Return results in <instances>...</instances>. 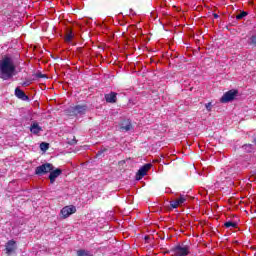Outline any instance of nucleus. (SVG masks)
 <instances>
[{"label":"nucleus","mask_w":256,"mask_h":256,"mask_svg":"<svg viewBox=\"0 0 256 256\" xmlns=\"http://www.w3.org/2000/svg\"><path fill=\"white\" fill-rule=\"evenodd\" d=\"M15 64L13 60L9 57H5L0 63V79L3 81H8V79H13L15 75Z\"/></svg>","instance_id":"1"},{"label":"nucleus","mask_w":256,"mask_h":256,"mask_svg":"<svg viewBox=\"0 0 256 256\" xmlns=\"http://www.w3.org/2000/svg\"><path fill=\"white\" fill-rule=\"evenodd\" d=\"M170 253L172 256H187L191 253V245L185 244V242L177 244L170 249Z\"/></svg>","instance_id":"2"},{"label":"nucleus","mask_w":256,"mask_h":256,"mask_svg":"<svg viewBox=\"0 0 256 256\" xmlns=\"http://www.w3.org/2000/svg\"><path fill=\"white\" fill-rule=\"evenodd\" d=\"M68 117H77V115H85L87 113V105H76L65 110Z\"/></svg>","instance_id":"3"},{"label":"nucleus","mask_w":256,"mask_h":256,"mask_svg":"<svg viewBox=\"0 0 256 256\" xmlns=\"http://www.w3.org/2000/svg\"><path fill=\"white\" fill-rule=\"evenodd\" d=\"M239 95V90L232 89L223 94L220 98V103H231V101H235V97Z\"/></svg>","instance_id":"4"},{"label":"nucleus","mask_w":256,"mask_h":256,"mask_svg":"<svg viewBox=\"0 0 256 256\" xmlns=\"http://www.w3.org/2000/svg\"><path fill=\"white\" fill-rule=\"evenodd\" d=\"M50 171H53V164L45 163L36 167L35 175H38L41 177V175H47V173H50Z\"/></svg>","instance_id":"5"},{"label":"nucleus","mask_w":256,"mask_h":256,"mask_svg":"<svg viewBox=\"0 0 256 256\" xmlns=\"http://www.w3.org/2000/svg\"><path fill=\"white\" fill-rule=\"evenodd\" d=\"M151 167H153L152 164L143 165L136 173V180L141 181V179H143V177H145V175H147V172L149 171V169H151Z\"/></svg>","instance_id":"6"},{"label":"nucleus","mask_w":256,"mask_h":256,"mask_svg":"<svg viewBox=\"0 0 256 256\" xmlns=\"http://www.w3.org/2000/svg\"><path fill=\"white\" fill-rule=\"evenodd\" d=\"M73 213H77V208L73 205L65 206L61 210V215H62L63 219H67V217H69L70 215H73Z\"/></svg>","instance_id":"7"},{"label":"nucleus","mask_w":256,"mask_h":256,"mask_svg":"<svg viewBox=\"0 0 256 256\" xmlns=\"http://www.w3.org/2000/svg\"><path fill=\"white\" fill-rule=\"evenodd\" d=\"M185 201H187V196L180 195V197L177 198L176 200L170 201V206L172 207V209H177V207L183 205Z\"/></svg>","instance_id":"8"},{"label":"nucleus","mask_w":256,"mask_h":256,"mask_svg":"<svg viewBox=\"0 0 256 256\" xmlns=\"http://www.w3.org/2000/svg\"><path fill=\"white\" fill-rule=\"evenodd\" d=\"M17 249V242L15 240H9L6 243V255H11V253H15V250Z\"/></svg>","instance_id":"9"},{"label":"nucleus","mask_w":256,"mask_h":256,"mask_svg":"<svg viewBox=\"0 0 256 256\" xmlns=\"http://www.w3.org/2000/svg\"><path fill=\"white\" fill-rule=\"evenodd\" d=\"M62 173L63 170L59 168H57L56 170H51L49 175L50 183H55V179H57V177H59Z\"/></svg>","instance_id":"10"},{"label":"nucleus","mask_w":256,"mask_h":256,"mask_svg":"<svg viewBox=\"0 0 256 256\" xmlns=\"http://www.w3.org/2000/svg\"><path fill=\"white\" fill-rule=\"evenodd\" d=\"M15 95L18 99H21V101H29V96H27V94H25L19 87L15 89Z\"/></svg>","instance_id":"11"},{"label":"nucleus","mask_w":256,"mask_h":256,"mask_svg":"<svg viewBox=\"0 0 256 256\" xmlns=\"http://www.w3.org/2000/svg\"><path fill=\"white\" fill-rule=\"evenodd\" d=\"M106 103H115L117 101V92H110L104 95Z\"/></svg>","instance_id":"12"},{"label":"nucleus","mask_w":256,"mask_h":256,"mask_svg":"<svg viewBox=\"0 0 256 256\" xmlns=\"http://www.w3.org/2000/svg\"><path fill=\"white\" fill-rule=\"evenodd\" d=\"M121 131H131L133 129V124H131V120H124L120 125Z\"/></svg>","instance_id":"13"},{"label":"nucleus","mask_w":256,"mask_h":256,"mask_svg":"<svg viewBox=\"0 0 256 256\" xmlns=\"http://www.w3.org/2000/svg\"><path fill=\"white\" fill-rule=\"evenodd\" d=\"M30 131L31 133H33L34 135H37L39 133H41V131H43V128H41V126H39V124L37 122L33 123L30 127Z\"/></svg>","instance_id":"14"},{"label":"nucleus","mask_w":256,"mask_h":256,"mask_svg":"<svg viewBox=\"0 0 256 256\" xmlns=\"http://www.w3.org/2000/svg\"><path fill=\"white\" fill-rule=\"evenodd\" d=\"M77 256H93L89 250L80 249L77 251Z\"/></svg>","instance_id":"15"},{"label":"nucleus","mask_w":256,"mask_h":256,"mask_svg":"<svg viewBox=\"0 0 256 256\" xmlns=\"http://www.w3.org/2000/svg\"><path fill=\"white\" fill-rule=\"evenodd\" d=\"M224 227H226V229L229 228H233V229H237V222H233V221H228L224 223Z\"/></svg>","instance_id":"16"},{"label":"nucleus","mask_w":256,"mask_h":256,"mask_svg":"<svg viewBox=\"0 0 256 256\" xmlns=\"http://www.w3.org/2000/svg\"><path fill=\"white\" fill-rule=\"evenodd\" d=\"M72 39H73V32L68 30V32L65 35L64 40L66 43H71Z\"/></svg>","instance_id":"17"},{"label":"nucleus","mask_w":256,"mask_h":256,"mask_svg":"<svg viewBox=\"0 0 256 256\" xmlns=\"http://www.w3.org/2000/svg\"><path fill=\"white\" fill-rule=\"evenodd\" d=\"M242 149H244V151H246V153H251V151H253V145L252 144H244L242 146Z\"/></svg>","instance_id":"18"},{"label":"nucleus","mask_w":256,"mask_h":256,"mask_svg":"<svg viewBox=\"0 0 256 256\" xmlns=\"http://www.w3.org/2000/svg\"><path fill=\"white\" fill-rule=\"evenodd\" d=\"M248 13L245 11L240 12L238 15H236L237 21H241L244 17H247Z\"/></svg>","instance_id":"19"},{"label":"nucleus","mask_w":256,"mask_h":256,"mask_svg":"<svg viewBox=\"0 0 256 256\" xmlns=\"http://www.w3.org/2000/svg\"><path fill=\"white\" fill-rule=\"evenodd\" d=\"M40 149H41L42 151H47V149H49V143L42 142V143L40 144Z\"/></svg>","instance_id":"20"},{"label":"nucleus","mask_w":256,"mask_h":256,"mask_svg":"<svg viewBox=\"0 0 256 256\" xmlns=\"http://www.w3.org/2000/svg\"><path fill=\"white\" fill-rule=\"evenodd\" d=\"M35 77H36V79H47V75H45L41 72L36 73Z\"/></svg>","instance_id":"21"},{"label":"nucleus","mask_w":256,"mask_h":256,"mask_svg":"<svg viewBox=\"0 0 256 256\" xmlns=\"http://www.w3.org/2000/svg\"><path fill=\"white\" fill-rule=\"evenodd\" d=\"M107 151V148H104L102 150H99L97 153H96V157H103V154Z\"/></svg>","instance_id":"22"},{"label":"nucleus","mask_w":256,"mask_h":256,"mask_svg":"<svg viewBox=\"0 0 256 256\" xmlns=\"http://www.w3.org/2000/svg\"><path fill=\"white\" fill-rule=\"evenodd\" d=\"M250 44L256 46V35L250 37Z\"/></svg>","instance_id":"23"},{"label":"nucleus","mask_w":256,"mask_h":256,"mask_svg":"<svg viewBox=\"0 0 256 256\" xmlns=\"http://www.w3.org/2000/svg\"><path fill=\"white\" fill-rule=\"evenodd\" d=\"M205 107H206L207 111H211L213 105L211 104V102H209V103L205 104Z\"/></svg>","instance_id":"24"},{"label":"nucleus","mask_w":256,"mask_h":256,"mask_svg":"<svg viewBox=\"0 0 256 256\" xmlns=\"http://www.w3.org/2000/svg\"><path fill=\"white\" fill-rule=\"evenodd\" d=\"M29 85H31V80L22 83V87H29Z\"/></svg>","instance_id":"25"},{"label":"nucleus","mask_w":256,"mask_h":256,"mask_svg":"<svg viewBox=\"0 0 256 256\" xmlns=\"http://www.w3.org/2000/svg\"><path fill=\"white\" fill-rule=\"evenodd\" d=\"M76 143H77V139L74 138L70 144L75 145Z\"/></svg>","instance_id":"26"},{"label":"nucleus","mask_w":256,"mask_h":256,"mask_svg":"<svg viewBox=\"0 0 256 256\" xmlns=\"http://www.w3.org/2000/svg\"><path fill=\"white\" fill-rule=\"evenodd\" d=\"M214 19H219V15L218 14H214Z\"/></svg>","instance_id":"27"},{"label":"nucleus","mask_w":256,"mask_h":256,"mask_svg":"<svg viewBox=\"0 0 256 256\" xmlns=\"http://www.w3.org/2000/svg\"><path fill=\"white\" fill-rule=\"evenodd\" d=\"M144 239L147 241V239H149V236H145Z\"/></svg>","instance_id":"28"}]
</instances>
